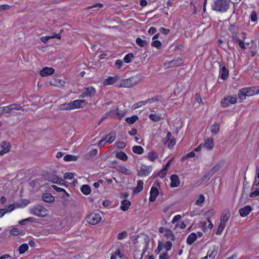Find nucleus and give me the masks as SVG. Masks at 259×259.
<instances>
[{"label":"nucleus","mask_w":259,"mask_h":259,"mask_svg":"<svg viewBox=\"0 0 259 259\" xmlns=\"http://www.w3.org/2000/svg\"><path fill=\"white\" fill-rule=\"evenodd\" d=\"M138 238V236H136L135 238L133 240L135 244L133 254L135 259H142L144 254L148 250L150 240L149 237L146 236L143 241H141L139 245Z\"/></svg>","instance_id":"f257e3e1"},{"label":"nucleus","mask_w":259,"mask_h":259,"mask_svg":"<svg viewBox=\"0 0 259 259\" xmlns=\"http://www.w3.org/2000/svg\"><path fill=\"white\" fill-rule=\"evenodd\" d=\"M141 80V76L139 74L133 76L127 79H122L120 83H117L116 87L118 88H131L138 84Z\"/></svg>","instance_id":"f03ea898"},{"label":"nucleus","mask_w":259,"mask_h":259,"mask_svg":"<svg viewBox=\"0 0 259 259\" xmlns=\"http://www.w3.org/2000/svg\"><path fill=\"white\" fill-rule=\"evenodd\" d=\"M229 7V0H215L211 6L212 10L220 13L227 12Z\"/></svg>","instance_id":"7ed1b4c3"},{"label":"nucleus","mask_w":259,"mask_h":259,"mask_svg":"<svg viewBox=\"0 0 259 259\" xmlns=\"http://www.w3.org/2000/svg\"><path fill=\"white\" fill-rule=\"evenodd\" d=\"M47 211L48 210L45 207L39 205H35L30 210L31 214L41 218L46 217Z\"/></svg>","instance_id":"20e7f679"},{"label":"nucleus","mask_w":259,"mask_h":259,"mask_svg":"<svg viewBox=\"0 0 259 259\" xmlns=\"http://www.w3.org/2000/svg\"><path fill=\"white\" fill-rule=\"evenodd\" d=\"M86 221L92 225H97L101 221V216L99 213H91L88 215L85 218Z\"/></svg>","instance_id":"39448f33"},{"label":"nucleus","mask_w":259,"mask_h":259,"mask_svg":"<svg viewBox=\"0 0 259 259\" xmlns=\"http://www.w3.org/2000/svg\"><path fill=\"white\" fill-rule=\"evenodd\" d=\"M237 102V98L231 96H227L224 98L221 102L222 107L226 108L231 104H233Z\"/></svg>","instance_id":"423d86ee"},{"label":"nucleus","mask_w":259,"mask_h":259,"mask_svg":"<svg viewBox=\"0 0 259 259\" xmlns=\"http://www.w3.org/2000/svg\"><path fill=\"white\" fill-rule=\"evenodd\" d=\"M152 166L142 165L139 170H138L137 175L139 177L147 176L152 171Z\"/></svg>","instance_id":"0eeeda50"},{"label":"nucleus","mask_w":259,"mask_h":259,"mask_svg":"<svg viewBox=\"0 0 259 259\" xmlns=\"http://www.w3.org/2000/svg\"><path fill=\"white\" fill-rule=\"evenodd\" d=\"M220 65V74L221 75V78L224 80L226 79L229 75V70L225 66L224 62H219Z\"/></svg>","instance_id":"6e6552de"},{"label":"nucleus","mask_w":259,"mask_h":259,"mask_svg":"<svg viewBox=\"0 0 259 259\" xmlns=\"http://www.w3.org/2000/svg\"><path fill=\"white\" fill-rule=\"evenodd\" d=\"M124 115L125 112L120 110L118 108H116V111L111 110L106 113V116H114L116 115L119 119H121Z\"/></svg>","instance_id":"1a4fd4ad"},{"label":"nucleus","mask_w":259,"mask_h":259,"mask_svg":"<svg viewBox=\"0 0 259 259\" xmlns=\"http://www.w3.org/2000/svg\"><path fill=\"white\" fill-rule=\"evenodd\" d=\"M183 64V60L180 58H178L176 60H173L169 62L164 63V66L168 67H178L182 65Z\"/></svg>","instance_id":"9d476101"},{"label":"nucleus","mask_w":259,"mask_h":259,"mask_svg":"<svg viewBox=\"0 0 259 259\" xmlns=\"http://www.w3.org/2000/svg\"><path fill=\"white\" fill-rule=\"evenodd\" d=\"M0 146L2 148V149L0 150L1 156L8 153L10 151L11 148L10 144L6 141L1 142Z\"/></svg>","instance_id":"9b49d317"},{"label":"nucleus","mask_w":259,"mask_h":259,"mask_svg":"<svg viewBox=\"0 0 259 259\" xmlns=\"http://www.w3.org/2000/svg\"><path fill=\"white\" fill-rule=\"evenodd\" d=\"M96 90L94 88L89 87L85 88L84 91L82 93V95H80L79 97H92L95 94Z\"/></svg>","instance_id":"f8f14e48"},{"label":"nucleus","mask_w":259,"mask_h":259,"mask_svg":"<svg viewBox=\"0 0 259 259\" xmlns=\"http://www.w3.org/2000/svg\"><path fill=\"white\" fill-rule=\"evenodd\" d=\"M231 215L230 209L226 208L223 210L220 219L221 222L226 224L229 220Z\"/></svg>","instance_id":"ddd939ff"},{"label":"nucleus","mask_w":259,"mask_h":259,"mask_svg":"<svg viewBox=\"0 0 259 259\" xmlns=\"http://www.w3.org/2000/svg\"><path fill=\"white\" fill-rule=\"evenodd\" d=\"M119 79L118 75H115L113 77L109 76L106 78L103 82V84L104 85H109L114 84L117 80Z\"/></svg>","instance_id":"4468645a"},{"label":"nucleus","mask_w":259,"mask_h":259,"mask_svg":"<svg viewBox=\"0 0 259 259\" xmlns=\"http://www.w3.org/2000/svg\"><path fill=\"white\" fill-rule=\"evenodd\" d=\"M170 179L171 181L170 187L172 188L178 187L180 185L179 177L177 175H172Z\"/></svg>","instance_id":"2eb2a0df"},{"label":"nucleus","mask_w":259,"mask_h":259,"mask_svg":"<svg viewBox=\"0 0 259 259\" xmlns=\"http://www.w3.org/2000/svg\"><path fill=\"white\" fill-rule=\"evenodd\" d=\"M48 180L53 183H56L61 185V182L63 181L61 178H59L54 174H50L48 175Z\"/></svg>","instance_id":"dca6fc26"},{"label":"nucleus","mask_w":259,"mask_h":259,"mask_svg":"<svg viewBox=\"0 0 259 259\" xmlns=\"http://www.w3.org/2000/svg\"><path fill=\"white\" fill-rule=\"evenodd\" d=\"M204 148H205L208 150H211L214 147L213 139L209 138L205 140L204 143H202Z\"/></svg>","instance_id":"f3484780"},{"label":"nucleus","mask_w":259,"mask_h":259,"mask_svg":"<svg viewBox=\"0 0 259 259\" xmlns=\"http://www.w3.org/2000/svg\"><path fill=\"white\" fill-rule=\"evenodd\" d=\"M55 70L53 68L45 67L40 71V75L45 77L53 74Z\"/></svg>","instance_id":"a211bd4d"},{"label":"nucleus","mask_w":259,"mask_h":259,"mask_svg":"<svg viewBox=\"0 0 259 259\" xmlns=\"http://www.w3.org/2000/svg\"><path fill=\"white\" fill-rule=\"evenodd\" d=\"M159 194V191L156 187H152L150 190V196L149 197V201L150 202H154L157 195Z\"/></svg>","instance_id":"6ab92c4d"},{"label":"nucleus","mask_w":259,"mask_h":259,"mask_svg":"<svg viewBox=\"0 0 259 259\" xmlns=\"http://www.w3.org/2000/svg\"><path fill=\"white\" fill-rule=\"evenodd\" d=\"M42 199L44 201L47 203H53L55 201V197L49 193H45L42 195Z\"/></svg>","instance_id":"aec40b11"},{"label":"nucleus","mask_w":259,"mask_h":259,"mask_svg":"<svg viewBox=\"0 0 259 259\" xmlns=\"http://www.w3.org/2000/svg\"><path fill=\"white\" fill-rule=\"evenodd\" d=\"M251 210L252 209L251 206L247 205L242 208H240L239 210V212L241 217H245L251 212Z\"/></svg>","instance_id":"412c9836"},{"label":"nucleus","mask_w":259,"mask_h":259,"mask_svg":"<svg viewBox=\"0 0 259 259\" xmlns=\"http://www.w3.org/2000/svg\"><path fill=\"white\" fill-rule=\"evenodd\" d=\"M85 102L84 100H76L71 102L73 110L79 108H82L83 106L82 104Z\"/></svg>","instance_id":"4be33fe9"},{"label":"nucleus","mask_w":259,"mask_h":259,"mask_svg":"<svg viewBox=\"0 0 259 259\" xmlns=\"http://www.w3.org/2000/svg\"><path fill=\"white\" fill-rule=\"evenodd\" d=\"M106 143L108 144L112 143L116 139V134L114 132H110L105 138Z\"/></svg>","instance_id":"5701e85b"},{"label":"nucleus","mask_w":259,"mask_h":259,"mask_svg":"<svg viewBox=\"0 0 259 259\" xmlns=\"http://www.w3.org/2000/svg\"><path fill=\"white\" fill-rule=\"evenodd\" d=\"M197 239V235L195 233H191L187 238L186 242L189 245H192Z\"/></svg>","instance_id":"b1692460"},{"label":"nucleus","mask_w":259,"mask_h":259,"mask_svg":"<svg viewBox=\"0 0 259 259\" xmlns=\"http://www.w3.org/2000/svg\"><path fill=\"white\" fill-rule=\"evenodd\" d=\"M131 205V202L130 201L127 199H124L121 202L120 208L123 211H126L129 208Z\"/></svg>","instance_id":"393cba45"},{"label":"nucleus","mask_w":259,"mask_h":259,"mask_svg":"<svg viewBox=\"0 0 259 259\" xmlns=\"http://www.w3.org/2000/svg\"><path fill=\"white\" fill-rule=\"evenodd\" d=\"M144 183L142 180H139L137 182V186L133 190L134 194L140 193L143 189Z\"/></svg>","instance_id":"a878e982"},{"label":"nucleus","mask_w":259,"mask_h":259,"mask_svg":"<svg viewBox=\"0 0 259 259\" xmlns=\"http://www.w3.org/2000/svg\"><path fill=\"white\" fill-rule=\"evenodd\" d=\"M97 153L98 150L97 149H94L85 154L84 157L87 160L92 159L97 154Z\"/></svg>","instance_id":"bb28decb"},{"label":"nucleus","mask_w":259,"mask_h":259,"mask_svg":"<svg viewBox=\"0 0 259 259\" xmlns=\"http://www.w3.org/2000/svg\"><path fill=\"white\" fill-rule=\"evenodd\" d=\"M164 236L167 239H170L171 241H175V237L173 233V232L170 229H166L165 230V234Z\"/></svg>","instance_id":"cd10ccee"},{"label":"nucleus","mask_w":259,"mask_h":259,"mask_svg":"<svg viewBox=\"0 0 259 259\" xmlns=\"http://www.w3.org/2000/svg\"><path fill=\"white\" fill-rule=\"evenodd\" d=\"M59 109L60 110H73L71 103H64L61 104L59 106Z\"/></svg>","instance_id":"c85d7f7f"},{"label":"nucleus","mask_w":259,"mask_h":259,"mask_svg":"<svg viewBox=\"0 0 259 259\" xmlns=\"http://www.w3.org/2000/svg\"><path fill=\"white\" fill-rule=\"evenodd\" d=\"M244 89L245 90L247 96H251L256 94V92H255V87L244 88Z\"/></svg>","instance_id":"c756f323"},{"label":"nucleus","mask_w":259,"mask_h":259,"mask_svg":"<svg viewBox=\"0 0 259 259\" xmlns=\"http://www.w3.org/2000/svg\"><path fill=\"white\" fill-rule=\"evenodd\" d=\"M80 190L81 192L85 195L90 194L91 192V189L88 185H82L80 188Z\"/></svg>","instance_id":"7c9ffc66"},{"label":"nucleus","mask_w":259,"mask_h":259,"mask_svg":"<svg viewBox=\"0 0 259 259\" xmlns=\"http://www.w3.org/2000/svg\"><path fill=\"white\" fill-rule=\"evenodd\" d=\"M116 157L123 161H126L128 159L127 155L122 151L117 152L116 153Z\"/></svg>","instance_id":"2f4dec72"},{"label":"nucleus","mask_w":259,"mask_h":259,"mask_svg":"<svg viewBox=\"0 0 259 259\" xmlns=\"http://www.w3.org/2000/svg\"><path fill=\"white\" fill-rule=\"evenodd\" d=\"M149 118L153 121L158 122L162 119L161 114H151L149 116Z\"/></svg>","instance_id":"473e14b6"},{"label":"nucleus","mask_w":259,"mask_h":259,"mask_svg":"<svg viewBox=\"0 0 259 259\" xmlns=\"http://www.w3.org/2000/svg\"><path fill=\"white\" fill-rule=\"evenodd\" d=\"M210 131L212 134L216 135L220 131V126L219 124H214L210 126Z\"/></svg>","instance_id":"72a5a7b5"},{"label":"nucleus","mask_w":259,"mask_h":259,"mask_svg":"<svg viewBox=\"0 0 259 259\" xmlns=\"http://www.w3.org/2000/svg\"><path fill=\"white\" fill-rule=\"evenodd\" d=\"M133 151L135 153L141 154L144 152V149L140 146H134L132 148Z\"/></svg>","instance_id":"f704fd0d"},{"label":"nucleus","mask_w":259,"mask_h":259,"mask_svg":"<svg viewBox=\"0 0 259 259\" xmlns=\"http://www.w3.org/2000/svg\"><path fill=\"white\" fill-rule=\"evenodd\" d=\"M139 119V117L137 115H133L131 117H127L125 119V121L127 123L130 124H133L136 121H137Z\"/></svg>","instance_id":"c9c22d12"},{"label":"nucleus","mask_w":259,"mask_h":259,"mask_svg":"<svg viewBox=\"0 0 259 259\" xmlns=\"http://www.w3.org/2000/svg\"><path fill=\"white\" fill-rule=\"evenodd\" d=\"M78 156L71 155H66L64 157L63 159L66 161H76Z\"/></svg>","instance_id":"e433bc0d"},{"label":"nucleus","mask_w":259,"mask_h":259,"mask_svg":"<svg viewBox=\"0 0 259 259\" xmlns=\"http://www.w3.org/2000/svg\"><path fill=\"white\" fill-rule=\"evenodd\" d=\"M158 158V156L155 151H152L148 153V159L151 161H154Z\"/></svg>","instance_id":"4c0bfd02"},{"label":"nucleus","mask_w":259,"mask_h":259,"mask_svg":"<svg viewBox=\"0 0 259 259\" xmlns=\"http://www.w3.org/2000/svg\"><path fill=\"white\" fill-rule=\"evenodd\" d=\"M28 245L26 243H23L18 247V250L20 254L24 253L26 250H28Z\"/></svg>","instance_id":"58836bf2"},{"label":"nucleus","mask_w":259,"mask_h":259,"mask_svg":"<svg viewBox=\"0 0 259 259\" xmlns=\"http://www.w3.org/2000/svg\"><path fill=\"white\" fill-rule=\"evenodd\" d=\"M217 248L215 246L213 247V249L210 251L209 250L207 255L209 259H213L217 252Z\"/></svg>","instance_id":"ea45409f"},{"label":"nucleus","mask_w":259,"mask_h":259,"mask_svg":"<svg viewBox=\"0 0 259 259\" xmlns=\"http://www.w3.org/2000/svg\"><path fill=\"white\" fill-rule=\"evenodd\" d=\"M238 98L241 100H244L245 99L246 97L247 96L246 94L245 93V90L244 88L239 90L238 94Z\"/></svg>","instance_id":"a19ab883"},{"label":"nucleus","mask_w":259,"mask_h":259,"mask_svg":"<svg viewBox=\"0 0 259 259\" xmlns=\"http://www.w3.org/2000/svg\"><path fill=\"white\" fill-rule=\"evenodd\" d=\"M137 44L141 47H145L148 42L145 40H143L140 37H137L136 40Z\"/></svg>","instance_id":"79ce46f5"},{"label":"nucleus","mask_w":259,"mask_h":259,"mask_svg":"<svg viewBox=\"0 0 259 259\" xmlns=\"http://www.w3.org/2000/svg\"><path fill=\"white\" fill-rule=\"evenodd\" d=\"M11 112L10 106L0 107V114H9Z\"/></svg>","instance_id":"37998d69"},{"label":"nucleus","mask_w":259,"mask_h":259,"mask_svg":"<svg viewBox=\"0 0 259 259\" xmlns=\"http://www.w3.org/2000/svg\"><path fill=\"white\" fill-rule=\"evenodd\" d=\"M223 164V162H221L217 163L212 168H211V170L213 171L214 174H215L217 172L219 171L220 169L222 168Z\"/></svg>","instance_id":"c03bdc74"},{"label":"nucleus","mask_w":259,"mask_h":259,"mask_svg":"<svg viewBox=\"0 0 259 259\" xmlns=\"http://www.w3.org/2000/svg\"><path fill=\"white\" fill-rule=\"evenodd\" d=\"M11 111L13 110H22V107L21 105L12 104L9 105Z\"/></svg>","instance_id":"a18cd8bd"},{"label":"nucleus","mask_w":259,"mask_h":259,"mask_svg":"<svg viewBox=\"0 0 259 259\" xmlns=\"http://www.w3.org/2000/svg\"><path fill=\"white\" fill-rule=\"evenodd\" d=\"M134 56L133 53H128L126 54L124 58L123 61L126 63H129L132 61V59L134 58Z\"/></svg>","instance_id":"49530a36"},{"label":"nucleus","mask_w":259,"mask_h":259,"mask_svg":"<svg viewBox=\"0 0 259 259\" xmlns=\"http://www.w3.org/2000/svg\"><path fill=\"white\" fill-rule=\"evenodd\" d=\"M205 201V197L203 195L201 194L199 195V198L195 201V204L197 205L201 206V204Z\"/></svg>","instance_id":"de8ad7c7"},{"label":"nucleus","mask_w":259,"mask_h":259,"mask_svg":"<svg viewBox=\"0 0 259 259\" xmlns=\"http://www.w3.org/2000/svg\"><path fill=\"white\" fill-rule=\"evenodd\" d=\"M225 227L226 224H225L224 223L220 222L218 228V229L217 230L216 234L217 235H220L222 233Z\"/></svg>","instance_id":"09e8293b"},{"label":"nucleus","mask_w":259,"mask_h":259,"mask_svg":"<svg viewBox=\"0 0 259 259\" xmlns=\"http://www.w3.org/2000/svg\"><path fill=\"white\" fill-rule=\"evenodd\" d=\"M215 214V211L213 209H211L205 213V216L207 218V221H209L210 218Z\"/></svg>","instance_id":"8fccbe9b"},{"label":"nucleus","mask_w":259,"mask_h":259,"mask_svg":"<svg viewBox=\"0 0 259 259\" xmlns=\"http://www.w3.org/2000/svg\"><path fill=\"white\" fill-rule=\"evenodd\" d=\"M22 231L21 230H19L17 228H14L10 231V233L12 235L16 236L22 233Z\"/></svg>","instance_id":"3c124183"},{"label":"nucleus","mask_w":259,"mask_h":259,"mask_svg":"<svg viewBox=\"0 0 259 259\" xmlns=\"http://www.w3.org/2000/svg\"><path fill=\"white\" fill-rule=\"evenodd\" d=\"M127 236V233L126 231H123L121 232H120L119 233H118L117 234V238L118 240H122V239L125 238Z\"/></svg>","instance_id":"603ef678"},{"label":"nucleus","mask_w":259,"mask_h":259,"mask_svg":"<svg viewBox=\"0 0 259 259\" xmlns=\"http://www.w3.org/2000/svg\"><path fill=\"white\" fill-rule=\"evenodd\" d=\"M195 155V154L194 151H191V152L188 153V154H187L186 155L183 156L181 158V160H182V161H185L189 158L194 157Z\"/></svg>","instance_id":"864d4df0"},{"label":"nucleus","mask_w":259,"mask_h":259,"mask_svg":"<svg viewBox=\"0 0 259 259\" xmlns=\"http://www.w3.org/2000/svg\"><path fill=\"white\" fill-rule=\"evenodd\" d=\"M34 219L32 217H29L28 218L24 219L19 222V224L21 225H25L28 222H33Z\"/></svg>","instance_id":"5fc2aeb1"},{"label":"nucleus","mask_w":259,"mask_h":259,"mask_svg":"<svg viewBox=\"0 0 259 259\" xmlns=\"http://www.w3.org/2000/svg\"><path fill=\"white\" fill-rule=\"evenodd\" d=\"M103 7V4H102L101 3H98L95 4V5H94L93 6L85 7V8H84L83 10H89V9H90L96 8H97V7L101 8Z\"/></svg>","instance_id":"6e6d98bb"},{"label":"nucleus","mask_w":259,"mask_h":259,"mask_svg":"<svg viewBox=\"0 0 259 259\" xmlns=\"http://www.w3.org/2000/svg\"><path fill=\"white\" fill-rule=\"evenodd\" d=\"M146 104V100L145 101H140V102H138L136 103H135L134 105H133V108H134V109H137V108H138L142 106H144L145 105V104Z\"/></svg>","instance_id":"4d7b16f0"},{"label":"nucleus","mask_w":259,"mask_h":259,"mask_svg":"<svg viewBox=\"0 0 259 259\" xmlns=\"http://www.w3.org/2000/svg\"><path fill=\"white\" fill-rule=\"evenodd\" d=\"M151 46L159 49L161 47L162 44L159 40H154L151 43Z\"/></svg>","instance_id":"13d9d810"},{"label":"nucleus","mask_w":259,"mask_h":259,"mask_svg":"<svg viewBox=\"0 0 259 259\" xmlns=\"http://www.w3.org/2000/svg\"><path fill=\"white\" fill-rule=\"evenodd\" d=\"M166 173L167 172L165 171V169H162L155 176H154V178L159 177L161 178H163L166 175Z\"/></svg>","instance_id":"bf43d9fd"},{"label":"nucleus","mask_w":259,"mask_h":259,"mask_svg":"<svg viewBox=\"0 0 259 259\" xmlns=\"http://www.w3.org/2000/svg\"><path fill=\"white\" fill-rule=\"evenodd\" d=\"M257 14L255 11H253L251 13L250 20L252 22H255L257 20Z\"/></svg>","instance_id":"052dcab7"},{"label":"nucleus","mask_w":259,"mask_h":259,"mask_svg":"<svg viewBox=\"0 0 259 259\" xmlns=\"http://www.w3.org/2000/svg\"><path fill=\"white\" fill-rule=\"evenodd\" d=\"M163 245L162 243L160 241H159L158 247L156 248V249L155 250V253H156V254H159L160 253V252L163 249Z\"/></svg>","instance_id":"680f3d73"},{"label":"nucleus","mask_w":259,"mask_h":259,"mask_svg":"<svg viewBox=\"0 0 259 259\" xmlns=\"http://www.w3.org/2000/svg\"><path fill=\"white\" fill-rule=\"evenodd\" d=\"M236 42H238L239 47L243 49H245L246 48L244 42L241 39L239 38H237L236 40H235Z\"/></svg>","instance_id":"e2e57ef3"},{"label":"nucleus","mask_w":259,"mask_h":259,"mask_svg":"<svg viewBox=\"0 0 259 259\" xmlns=\"http://www.w3.org/2000/svg\"><path fill=\"white\" fill-rule=\"evenodd\" d=\"M118 170L124 174L128 175V171L129 170L123 166H119Z\"/></svg>","instance_id":"0e129e2a"},{"label":"nucleus","mask_w":259,"mask_h":259,"mask_svg":"<svg viewBox=\"0 0 259 259\" xmlns=\"http://www.w3.org/2000/svg\"><path fill=\"white\" fill-rule=\"evenodd\" d=\"M172 242L171 241H166L164 244V248L166 251L170 250L172 247Z\"/></svg>","instance_id":"69168bd1"},{"label":"nucleus","mask_w":259,"mask_h":259,"mask_svg":"<svg viewBox=\"0 0 259 259\" xmlns=\"http://www.w3.org/2000/svg\"><path fill=\"white\" fill-rule=\"evenodd\" d=\"M214 174L211 170H209L208 171L206 172V174L203 176V178L205 179L208 178V179L212 177Z\"/></svg>","instance_id":"338daca9"},{"label":"nucleus","mask_w":259,"mask_h":259,"mask_svg":"<svg viewBox=\"0 0 259 259\" xmlns=\"http://www.w3.org/2000/svg\"><path fill=\"white\" fill-rule=\"evenodd\" d=\"M159 259H169L170 257L168 255L167 252H164L163 253H161L159 255Z\"/></svg>","instance_id":"774afa93"}]
</instances>
